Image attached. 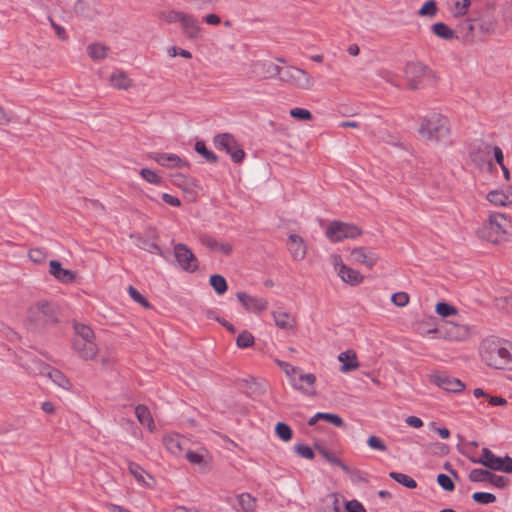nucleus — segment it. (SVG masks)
Instances as JSON below:
<instances>
[{
  "label": "nucleus",
  "instance_id": "f257e3e1",
  "mask_svg": "<svg viewBox=\"0 0 512 512\" xmlns=\"http://www.w3.org/2000/svg\"><path fill=\"white\" fill-rule=\"evenodd\" d=\"M59 321V307L48 300H38L27 311L26 326L31 331H42Z\"/></svg>",
  "mask_w": 512,
  "mask_h": 512
},
{
  "label": "nucleus",
  "instance_id": "f03ea898",
  "mask_svg": "<svg viewBox=\"0 0 512 512\" xmlns=\"http://www.w3.org/2000/svg\"><path fill=\"white\" fill-rule=\"evenodd\" d=\"M511 234L512 218L500 212L491 213L487 222L477 230L479 238L492 244L508 241Z\"/></svg>",
  "mask_w": 512,
  "mask_h": 512
},
{
  "label": "nucleus",
  "instance_id": "7ed1b4c3",
  "mask_svg": "<svg viewBox=\"0 0 512 512\" xmlns=\"http://www.w3.org/2000/svg\"><path fill=\"white\" fill-rule=\"evenodd\" d=\"M418 133L429 142H445L450 134L448 119L439 113H432L422 118Z\"/></svg>",
  "mask_w": 512,
  "mask_h": 512
},
{
  "label": "nucleus",
  "instance_id": "20e7f679",
  "mask_svg": "<svg viewBox=\"0 0 512 512\" xmlns=\"http://www.w3.org/2000/svg\"><path fill=\"white\" fill-rule=\"evenodd\" d=\"M482 360L490 367L504 369L512 361L509 349L499 340L487 339L480 347Z\"/></svg>",
  "mask_w": 512,
  "mask_h": 512
},
{
  "label": "nucleus",
  "instance_id": "39448f33",
  "mask_svg": "<svg viewBox=\"0 0 512 512\" xmlns=\"http://www.w3.org/2000/svg\"><path fill=\"white\" fill-rule=\"evenodd\" d=\"M75 336L72 347L77 355L83 360H92L98 353V346L95 343L93 330L81 323L74 324Z\"/></svg>",
  "mask_w": 512,
  "mask_h": 512
},
{
  "label": "nucleus",
  "instance_id": "423d86ee",
  "mask_svg": "<svg viewBox=\"0 0 512 512\" xmlns=\"http://www.w3.org/2000/svg\"><path fill=\"white\" fill-rule=\"evenodd\" d=\"M404 75L408 88L413 91L422 88L427 80L434 78V72L420 61L407 62Z\"/></svg>",
  "mask_w": 512,
  "mask_h": 512
},
{
  "label": "nucleus",
  "instance_id": "0eeeda50",
  "mask_svg": "<svg viewBox=\"0 0 512 512\" xmlns=\"http://www.w3.org/2000/svg\"><path fill=\"white\" fill-rule=\"evenodd\" d=\"M279 80L287 83L293 88L310 91L315 86L314 78L305 70L295 66H289L278 75Z\"/></svg>",
  "mask_w": 512,
  "mask_h": 512
},
{
  "label": "nucleus",
  "instance_id": "6e6552de",
  "mask_svg": "<svg viewBox=\"0 0 512 512\" xmlns=\"http://www.w3.org/2000/svg\"><path fill=\"white\" fill-rule=\"evenodd\" d=\"M492 145L484 141L471 143L468 148V156L472 163L480 168L491 170L494 165L491 159Z\"/></svg>",
  "mask_w": 512,
  "mask_h": 512
},
{
  "label": "nucleus",
  "instance_id": "1a4fd4ad",
  "mask_svg": "<svg viewBox=\"0 0 512 512\" xmlns=\"http://www.w3.org/2000/svg\"><path fill=\"white\" fill-rule=\"evenodd\" d=\"M362 234V230L350 223L333 221L326 229V236L332 242H340L343 239H354Z\"/></svg>",
  "mask_w": 512,
  "mask_h": 512
},
{
  "label": "nucleus",
  "instance_id": "9d476101",
  "mask_svg": "<svg viewBox=\"0 0 512 512\" xmlns=\"http://www.w3.org/2000/svg\"><path fill=\"white\" fill-rule=\"evenodd\" d=\"M214 145L217 149L229 154L235 163H241L245 157V152L237 143L232 134L222 133L214 137Z\"/></svg>",
  "mask_w": 512,
  "mask_h": 512
},
{
  "label": "nucleus",
  "instance_id": "9b49d317",
  "mask_svg": "<svg viewBox=\"0 0 512 512\" xmlns=\"http://www.w3.org/2000/svg\"><path fill=\"white\" fill-rule=\"evenodd\" d=\"M332 263L341 280L351 286H357L364 281V276L357 270L348 267L338 254L331 256Z\"/></svg>",
  "mask_w": 512,
  "mask_h": 512
},
{
  "label": "nucleus",
  "instance_id": "f8f14e48",
  "mask_svg": "<svg viewBox=\"0 0 512 512\" xmlns=\"http://www.w3.org/2000/svg\"><path fill=\"white\" fill-rule=\"evenodd\" d=\"M476 23L477 18L474 17L459 18V21L455 26L456 40L460 41L464 45L474 44L476 42Z\"/></svg>",
  "mask_w": 512,
  "mask_h": 512
},
{
  "label": "nucleus",
  "instance_id": "ddd939ff",
  "mask_svg": "<svg viewBox=\"0 0 512 512\" xmlns=\"http://www.w3.org/2000/svg\"><path fill=\"white\" fill-rule=\"evenodd\" d=\"M441 332L446 339L464 341L471 336L472 327L460 321H446L442 326Z\"/></svg>",
  "mask_w": 512,
  "mask_h": 512
},
{
  "label": "nucleus",
  "instance_id": "4468645a",
  "mask_svg": "<svg viewBox=\"0 0 512 512\" xmlns=\"http://www.w3.org/2000/svg\"><path fill=\"white\" fill-rule=\"evenodd\" d=\"M174 257L184 271L193 273L198 269V260L186 244L179 243L174 246Z\"/></svg>",
  "mask_w": 512,
  "mask_h": 512
},
{
  "label": "nucleus",
  "instance_id": "2eb2a0df",
  "mask_svg": "<svg viewBox=\"0 0 512 512\" xmlns=\"http://www.w3.org/2000/svg\"><path fill=\"white\" fill-rule=\"evenodd\" d=\"M348 260L352 264H363L372 269L377 264L379 256L367 247H356L350 251Z\"/></svg>",
  "mask_w": 512,
  "mask_h": 512
},
{
  "label": "nucleus",
  "instance_id": "dca6fc26",
  "mask_svg": "<svg viewBox=\"0 0 512 512\" xmlns=\"http://www.w3.org/2000/svg\"><path fill=\"white\" fill-rule=\"evenodd\" d=\"M468 478L471 482H485L488 481L498 488H504L508 480L503 477L496 475L489 470L475 468L470 471Z\"/></svg>",
  "mask_w": 512,
  "mask_h": 512
},
{
  "label": "nucleus",
  "instance_id": "f3484780",
  "mask_svg": "<svg viewBox=\"0 0 512 512\" xmlns=\"http://www.w3.org/2000/svg\"><path fill=\"white\" fill-rule=\"evenodd\" d=\"M236 296L244 309L248 312L260 313L268 307V301L262 297H254L245 292H238Z\"/></svg>",
  "mask_w": 512,
  "mask_h": 512
},
{
  "label": "nucleus",
  "instance_id": "a211bd4d",
  "mask_svg": "<svg viewBox=\"0 0 512 512\" xmlns=\"http://www.w3.org/2000/svg\"><path fill=\"white\" fill-rule=\"evenodd\" d=\"M183 34L190 40H198L202 36L199 20L192 14L185 13L181 20Z\"/></svg>",
  "mask_w": 512,
  "mask_h": 512
},
{
  "label": "nucleus",
  "instance_id": "6ab92c4d",
  "mask_svg": "<svg viewBox=\"0 0 512 512\" xmlns=\"http://www.w3.org/2000/svg\"><path fill=\"white\" fill-rule=\"evenodd\" d=\"M151 159L157 162L159 165L166 168H183L188 167L189 164L187 161L181 159L176 154H168V153H160L153 152L149 155Z\"/></svg>",
  "mask_w": 512,
  "mask_h": 512
},
{
  "label": "nucleus",
  "instance_id": "aec40b11",
  "mask_svg": "<svg viewBox=\"0 0 512 512\" xmlns=\"http://www.w3.org/2000/svg\"><path fill=\"white\" fill-rule=\"evenodd\" d=\"M432 381L447 392L459 393L465 389V384L460 379L448 375H435Z\"/></svg>",
  "mask_w": 512,
  "mask_h": 512
},
{
  "label": "nucleus",
  "instance_id": "412c9836",
  "mask_svg": "<svg viewBox=\"0 0 512 512\" xmlns=\"http://www.w3.org/2000/svg\"><path fill=\"white\" fill-rule=\"evenodd\" d=\"M49 272L56 280L64 284H71L76 280V273L72 270L64 269L57 260L49 262Z\"/></svg>",
  "mask_w": 512,
  "mask_h": 512
},
{
  "label": "nucleus",
  "instance_id": "4be33fe9",
  "mask_svg": "<svg viewBox=\"0 0 512 512\" xmlns=\"http://www.w3.org/2000/svg\"><path fill=\"white\" fill-rule=\"evenodd\" d=\"M315 382L316 377L312 373H300L298 379L292 378V386L307 396H314L316 394Z\"/></svg>",
  "mask_w": 512,
  "mask_h": 512
},
{
  "label": "nucleus",
  "instance_id": "5701e85b",
  "mask_svg": "<svg viewBox=\"0 0 512 512\" xmlns=\"http://www.w3.org/2000/svg\"><path fill=\"white\" fill-rule=\"evenodd\" d=\"M470 460L473 463L481 464L491 470L499 471L501 469L502 458L496 456L486 447L482 448L480 458H470Z\"/></svg>",
  "mask_w": 512,
  "mask_h": 512
},
{
  "label": "nucleus",
  "instance_id": "b1692460",
  "mask_svg": "<svg viewBox=\"0 0 512 512\" xmlns=\"http://www.w3.org/2000/svg\"><path fill=\"white\" fill-rule=\"evenodd\" d=\"M19 365L23 367L30 375H45L49 365L40 359L22 357L19 358Z\"/></svg>",
  "mask_w": 512,
  "mask_h": 512
},
{
  "label": "nucleus",
  "instance_id": "393cba45",
  "mask_svg": "<svg viewBox=\"0 0 512 512\" xmlns=\"http://www.w3.org/2000/svg\"><path fill=\"white\" fill-rule=\"evenodd\" d=\"M251 65L260 71L258 74L261 75L264 79L274 78L280 75L283 70L282 67L270 61L257 60L253 61Z\"/></svg>",
  "mask_w": 512,
  "mask_h": 512
},
{
  "label": "nucleus",
  "instance_id": "a878e982",
  "mask_svg": "<svg viewBox=\"0 0 512 512\" xmlns=\"http://www.w3.org/2000/svg\"><path fill=\"white\" fill-rule=\"evenodd\" d=\"M287 246L294 260L300 261L305 258L307 248L300 236L291 234Z\"/></svg>",
  "mask_w": 512,
  "mask_h": 512
},
{
  "label": "nucleus",
  "instance_id": "bb28decb",
  "mask_svg": "<svg viewBox=\"0 0 512 512\" xmlns=\"http://www.w3.org/2000/svg\"><path fill=\"white\" fill-rule=\"evenodd\" d=\"M163 444L173 455H180L186 444L185 438L177 433L168 434L163 437Z\"/></svg>",
  "mask_w": 512,
  "mask_h": 512
},
{
  "label": "nucleus",
  "instance_id": "cd10ccee",
  "mask_svg": "<svg viewBox=\"0 0 512 512\" xmlns=\"http://www.w3.org/2000/svg\"><path fill=\"white\" fill-rule=\"evenodd\" d=\"M477 18L476 27L483 36H490L495 33L497 27V19L494 15L485 14Z\"/></svg>",
  "mask_w": 512,
  "mask_h": 512
},
{
  "label": "nucleus",
  "instance_id": "c85d7f7f",
  "mask_svg": "<svg viewBox=\"0 0 512 512\" xmlns=\"http://www.w3.org/2000/svg\"><path fill=\"white\" fill-rule=\"evenodd\" d=\"M338 360L342 363L340 371L343 373L353 371L359 368L360 364L357 359V354L353 350H346L338 355Z\"/></svg>",
  "mask_w": 512,
  "mask_h": 512
},
{
  "label": "nucleus",
  "instance_id": "c756f323",
  "mask_svg": "<svg viewBox=\"0 0 512 512\" xmlns=\"http://www.w3.org/2000/svg\"><path fill=\"white\" fill-rule=\"evenodd\" d=\"M432 33L444 41L456 40L455 28H451L444 22H436L430 27Z\"/></svg>",
  "mask_w": 512,
  "mask_h": 512
},
{
  "label": "nucleus",
  "instance_id": "7c9ffc66",
  "mask_svg": "<svg viewBox=\"0 0 512 512\" xmlns=\"http://www.w3.org/2000/svg\"><path fill=\"white\" fill-rule=\"evenodd\" d=\"M201 242L207 248H209L213 251H219L226 256L230 255L233 251V247L230 243L218 242L216 239H214L210 236H203L201 238Z\"/></svg>",
  "mask_w": 512,
  "mask_h": 512
},
{
  "label": "nucleus",
  "instance_id": "2f4dec72",
  "mask_svg": "<svg viewBox=\"0 0 512 512\" xmlns=\"http://www.w3.org/2000/svg\"><path fill=\"white\" fill-rule=\"evenodd\" d=\"M272 315H273L275 324L280 329H292L296 326V319L287 312L273 311Z\"/></svg>",
  "mask_w": 512,
  "mask_h": 512
},
{
  "label": "nucleus",
  "instance_id": "473e14b6",
  "mask_svg": "<svg viewBox=\"0 0 512 512\" xmlns=\"http://www.w3.org/2000/svg\"><path fill=\"white\" fill-rule=\"evenodd\" d=\"M110 84L120 90H127L131 87L132 82L128 75L123 71H116L110 75Z\"/></svg>",
  "mask_w": 512,
  "mask_h": 512
},
{
  "label": "nucleus",
  "instance_id": "72a5a7b5",
  "mask_svg": "<svg viewBox=\"0 0 512 512\" xmlns=\"http://www.w3.org/2000/svg\"><path fill=\"white\" fill-rule=\"evenodd\" d=\"M130 237L135 239L138 248L148 251L150 253L156 252L161 256L163 255L161 248L154 241H151L139 234H132Z\"/></svg>",
  "mask_w": 512,
  "mask_h": 512
},
{
  "label": "nucleus",
  "instance_id": "f704fd0d",
  "mask_svg": "<svg viewBox=\"0 0 512 512\" xmlns=\"http://www.w3.org/2000/svg\"><path fill=\"white\" fill-rule=\"evenodd\" d=\"M314 447L320 453V455L331 465L340 467L342 470L347 469V464H345L340 458H338L335 454L331 453L324 446L315 444Z\"/></svg>",
  "mask_w": 512,
  "mask_h": 512
},
{
  "label": "nucleus",
  "instance_id": "c9c22d12",
  "mask_svg": "<svg viewBox=\"0 0 512 512\" xmlns=\"http://www.w3.org/2000/svg\"><path fill=\"white\" fill-rule=\"evenodd\" d=\"M135 414L138 419V421L142 425H146L151 431L154 429V421L151 416L150 410L145 405H138L135 408Z\"/></svg>",
  "mask_w": 512,
  "mask_h": 512
},
{
  "label": "nucleus",
  "instance_id": "e433bc0d",
  "mask_svg": "<svg viewBox=\"0 0 512 512\" xmlns=\"http://www.w3.org/2000/svg\"><path fill=\"white\" fill-rule=\"evenodd\" d=\"M45 375H47L56 385L64 389H70V381L68 378L58 369L48 367Z\"/></svg>",
  "mask_w": 512,
  "mask_h": 512
},
{
  "label": "nucleus",
  "instance_id": "4c0bfd02",
  "mask_svg": "<svg viewBox=\"0 0 512 512\" xmlns=\"http://www.w3.org/2000/svg\"><path fill=\"white\" fill-rule=\"evenodd\" d=\"M240 509L244 512H253L257 507V499L250 493H241L237 496Z\"/></svg>",
  "mask_w": 512,
  "mask_h": 512
},
{
  "label": "nucleus",
  "instance_id": "58836bf2",
  "mask_svg": "<svg viewBox=\"0 0 512 512\" xmlns=\"http://www.w3.org/2000/svg\"><path fill=\"white\" fill-rule=\"evenodd\" d=\"M470 6L471 0H455L451 10L452 17L455 19L466 17Z\"/></svg>",
  "mask_w": 512,
  "mask_h": 512
},
{
  "label": "nucleus",
  "instance_id": "ea45409f",
  "mask_svg": "<svg viewBox=\"0 0 512 512\" xmlns=\"http://www.w3.org/2000/svg\"><path fill=\"white\" fill-rule=\"evenodd\" d=\"M109 48L101 43H93L87 47V53L93 60H103L107 56Z\"/></svg>",
  "mask_w": 512,
  "mask_h": 512
},
{
  "label": "nucleus",
  "instance_id": "a19ab883",
  "mask_svg": "<svg viewBox=\"0 0 512 512\" xmlns=\"http://www.w3.org/2000/svg\"><path fill=\"white\" fill-rule=\"evenodd\" d=\"M171 181L174 185L182 188L183 190H190L196 186L194 179L181 173L172 174Z\"/></svg>",
  "mask_w": 512,
  "mask_h": 512
},
{
  "label": "nucleus",
  "instance_id": "79ce46f5",
  "mask_svg": "<svg viewBox=\"0 0 512 512\" xmlns=\"http://www.w3.org/2000/svg\"><path fill=\"white\" fill-rule=\"evenodd\" d=\"M185 457L191 464L199 465L203 471L208 470V461L202 453L189 450L186 452Z\"/></svg>",
  "mask_w": 512,
  "mask_h": 512
},
{
  "label": "nucleus",
  "instance_id": "37998d69",
  "mask_svg": "<svg viewBox=\"0 0 512 512\" xmlns=\"http://www.w3.org/2000/svg\"><path fill=\"white\" fill-rule=\"evenodd\" d=\"M195 151L200 154L209 163H216L218 161L217 155L208 150L204 141H197L195 143Z\"/></svg>",
  "mask_w": 512,
  "mask_h": 512
},
{
  "label": "nucleus",
  "instance_id": "c03bdc74",
  "mask_svg": "<svg viewBox=\"0 0 512 512\" xmlns=\"http://www.w3.org/2000/svg\"><path fill=\"white\" fill-rule=\"evenodd\" d=\"M209 283L213 287L215 292L219 295L224 294L228 289L226 279L219 274L211 275Z\"/></svg>",
  "mask_w": 512,
  "mask_h": 512
},
{
  "label": "nucleus",
  "instance_id": "a18cd8bd",
  "mask_svg": "<svg viewBox=\"0 0 512 512\" xmlns=\"http://www.w3.org/2000/svg\"><path fill=\"white\" fill-rule=\"evenodd\" d=\"M389 477L407 488L414 489L417 487L416 481L406 474L390 472Z\"/></svg>",
  "mask_w": 512,
  "mask_h": 512
},
{
  "label": "nucleus",
  "instance_id": "49530a36",
  "mask_svg": "<svg viewBox=\"0 0 512 512\" xmlns=\"http://www.w3.org/2000/svg\"><path fill=\"white\" fill-rule=\"evenodd\" d=\"M486 198L490 203H492L494 205H498V206L509 205L508 198H507L505 192H502V191H498V190L490 191L487 194Z\"/></svg>",
  "mask_w": 512,
  "mask_h": 512
},
{
  "label": "nucleus",
  "instance_id": "de8ad7c7",
  "mask_svg": "<svg viewBox=\"0 0 512 512\" xmlns=\"http://www.w3.org/2000/svg\"><path fill=\"white\" fill-rule=\"evenodd\" d=\"M128 470L135 477V479L138 482L145 483L146 485H149V483L145 481V477H144V475H146V472L141 466H139L136 463L130 462L128 465ZM147 476L149 479L153 480V478L150 475L147 474Z\"/></svg>",
  "mask_w": 512,
  "mask_h": 512
},
{
  "label": "nucleus",
  "instance_id": "09e8293b",
  "mask_svg": "<svg viewBox=\"0 0 512 512\" xmlns=\"http://www.w3.org/2000/svg\"><path fill=\"white\" fill-rule=\"evenodd\" d=\"M254 342V336L248 331L241 332L236 338V345L241 349L253 346Z\"/></svg>",
  "mask_w": 512,
  "mask_h": 512
},
{
  "label": "nucleus",
  "instance_id": "8fccbe9b",
  "mask_svg": "<svg viewBox=\"0 0 512 512\" xmlns=\"http://www.w3.org/2000/svg\"><path fill=\"white\" fill-rule=\"evenodd\" d=\"M275 433L282 441H289L292 439V429L284 422H278L275 426Z\"/></svg>",
  "mask_w": 512,
  "mask_h": 512
},
{
  "label": "nucleus",
  "instance_id": "3c124183",
  "mask_svg": "<svg viewBox=\"0 0 512 512\" xmlns=\"http://www.w3.org/2000/svg\"><path fill=\"white\" fill-rule=\"evenodd\" d=\"M185 12L170 10L164 11L159 14V18L167 23L181 22Z\"/></svg>",
  "mask_w": 512,
  "mask_h": 512
},
{
  "label": "nucleus",
  "instance_id": "603ef678",
  "mask_svg": "<svg viewBox=\"0 0 512 512\" xmlns=\"http://www.w3.org/2000/svg\"><path fill=\"white\" fill-rule=\"evenodd\" d=\"M438 7L434 0H429L418 10L419 16L434 17L437 14Z\"/></svg>",
  "mask_w": 512,
  "mask_h": 512
},
{
  "label": "nucleus",
  "instance_id": "864d4df0",
  "mask_svg": "<svg viewBox=\"0 0 512 512\" xmlns=\"http://www.w3.org/2000/svg\"><path fill=\"white\" fill-rule=\"evenodd\" d=\"M435 311L442 317H449L451 315L457 314V309L446 302H438L436 304Z\"/></svg>",
  "mask_w": 512,
  "mask_h": 512
},
{
  "label": "nucleus",
  "instance_id": "5fc2aeb1",
  "mask_svg": "<svg viewBox=\"0 0 512 512\" xmlns=\"http://www.w3.org/2000/svg\"><path fill=\"white\" fill-rule=\"evenodd\" d=\"M127 290L128 294L135 302L143 306L145 309L152 308L148 300L141 293H139L136 288H134L133 286H129Z\"/></svg>",
  "mask_w": 512,
  "mask_h": 512
},
{
  "label": "nucleus",
  "instance_id": "6e6d98bb",
  "mask_svg": "<svg viewBox=\"0 0 512 512\" xmlns=\"http://www.w3.org/2000/svg\"><path fill=\"white\" fill-rule=\"evenodd\" d=\"M289 114L292 118H295L300 121H310L313 119L312 113L305 108H293L290 110Z\"/></svg>",
  "mask_w": 512,
  "mask_h": 512
},
{
  "label": "nucleus",
  "instance_id": "4d7b16f0",
  "mask_svg": "<svg viewBox=\"0 0 512 512\" xmlns=\"http://www.w3.org/2000/svg\"><path fill=\"white\" fill-rule=\"evenodd\" d=\"M472 499L479 504H489L496 501V496L489 492H475Z\"/></svg>",
  "mask_w": 512,
  "mask_h": 512
},
{
  "label": "nucleus",
  "instance_id": "13d9d810",
  "mask_svg": "<svg viewBox=\"0 0 512 512\" xmlns=\"http://www.w3.org/2000/svg\"><path fill=\"white\" fill-rule=\"evenodd\" d=\"M221 0H187L192 6L198 10L213 9Z\"/></svg>",
  "mask_w": 512,
  "mask_h": 512
},
{
  "label": "nucleus",
  "instance_id": "bf43d9fd",
  "mask_svg": "<svg viewBox=\"0 0 512 512\" xmlns=\"http://www.w3.org/2000/svg\"><path fill=\"white\" fill-rule=\"evenodd\" d=\"M317 418L325 420L336 427H342L344 425L343 419L337 414L318 412Z\"/></svg>",
  "mask_w": 512,
  "mask_h": 512
},
{
  "label": "nucleus",
  "instance_id": "052dcab7",
  "mask_svg": "<svg viewBox=\"0 0 512 512\" xmlns=\"http://www.w3.org/2000/svg\"><path fill=\"white\" fill-rule=\"evenodd\" d=\"M140 175L144 180L151 184L159 185L162 182L161 177H159L154 171L148 168L141 169Z\"/></svg>",
  "mask_w": 512,
  "mask_h": 512
},
{
  "label": "nucleus",
  "instance_id": "680f3d73",
  "mask_svg": "<svg viewBox=\"0 0 512 512\" xmlns=\"http://www.w3.org/2000/svg\"><path fill=\"white\" fill-rule=\"evenodd\" d=\"M276 363L278 366L284 371V373L290 378V381L292 382V378H295L294 375L300 372V369L298 367L292 366L291 364L276 360Z\"/></svg>",
  "mask_w": 512,
  "mask_h": 512
},
{
  "label": "nucleus",
  "instance_id": "e2e57ef3",
  "mask_svg": "<svg viewBox=\"0 0 512 512\" xmlns=\"http://www.w3.org/2000/svg\"><path fill=\"white\" fill-rule=\"evenodd\" d=\"M295 452L303 458L312 460L315 457L314 451L311 447L305 444H298L294 447Z\"/></svg>",
  "mask_w": 512,
  "mask_h": 512
},
{
  "label": "nucleus",
  "instance_id": "0e129e2a",
  "mask_svg": "<svg viewBox=\"0 0 512 512\" xmlns=\"http://www.w3.org/2000/svg\"><path fill=\"white\" fill-rule=\"evenodd\" d=\"M437 482L445 491L451 492L455 489L454 482L446 474H439L437 476Z\"/></svg>",
  "mask_w": 512,
  "mask_h": 512
},
{
  "label": "nucleus",
  "instance_id": "69168bd1",
  "mask_svg": "<svg viewBox=\"0 0 512 512\" xmlns=\"http://www.w3.org/2000/svg\"><path fill=\"white\" fill-rule=\"evenodd\" d=\"M391 301L397 307H404L409 303V295L406 292H396L392 295Z\"/></svg>",
  "mask_w": 512,
  "mask_h": 512
},
{
  "label": "nucleus",
  "instance_id": "338daca9",
  "mask_svg": "<svg viewBox=\"0 0 512 512\" xmlns=\"http://www.w3.org/2000/svg\"><path fill=\"white\" fill-rule=\"evenodd\" d=\"M367 444L370 448L378 451L385 452L387 450L386 444L377 436H370L367 439Z\"/></svg>",
  "mask_w": 512,
  "mask_h": 512
},
{
  "label": "nucleus",
  "instance_id": "774afa93",
  "mask_svg": "<svg viewBox=\"0 0 512 512\" xmlns=\"http://www.w3.org/2000/svg\"><path fill=\"white\" fill-rule=\"evenodd\" d=\"M345 509L348 512H366L365 507L358 500H350L345 504Z\"/></svg>",
  "mask_w": 512,
  "mask_h": 512
}]
</instances>
